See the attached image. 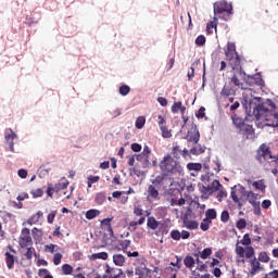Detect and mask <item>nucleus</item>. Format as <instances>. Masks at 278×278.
I'll return each instance as SVG.
<instances>
[{
  "label": "nucleus",
  "instance_id": "1",
  "mask_svg": "<svg viewBox=\"0 0 278 278\" xmlns=\"http://www.w3.org/2000/svg\"><path fill=\"white\" fill-rule=\"evenodd\" d=\"M161 175L166 179L173 180L184 175V166L181 162L173 159V155L166 154L159 163Z\"/></svg>",
  "mask_w": 278,
  "mask_h": 278
},
{
  "label": "nucleus",
  "instance_id": "2",
  "mask_svg": "<svg viewBox=\"0 0 278 278\" xmlns=\"http://www.w3.org/2000/svg\"><path fill=\"white\" fill-rule=\"evenodd\" d=\"M255 160L258 162V164L263 165L265 170H270V166H274V164H277L278 162V157L273 156L270 147H268L266 143H262L260 146L256 151Z\"/></svg>",
  "mask_w": 278,
  "mask_h": 278
},
{
  "label": "nucleus",
  "instance_id": "3",
  "mask_svg": "<svg viewBox=\"0 0 278 278\" xmlns=\"http://www.w3.org/2000/svg\"><path fill=\"white\" fill-rule=\"evenodd\" d=\"M231 121L237 132L242 136V140H255V129L253 125L247 124L244 119L238 115H232Z\"/></svg>",
  "mask_w": 278,
  "mask_h": 278
},
{
  "label": "nucleus",
  "instance_id": "4",
  "mask_svg": "<svg viewBox=\"0 0 278 278\" xmlns=\"http://www.w3.org/2000/svg\"><path fill=\"white\" fill-rule=\"evenodd\" d=\"M226 60L231 66L232 71H240L242 70V59H240V54L236 51V43L228 42L227 49L225 51Z\"/></svg>",
  "mask_w": 278,
  "mask_h": 278
},
{
  "label": "nucleus",
  "instance_id": "5",
  "mask_svg": "<svg viewBox=\"0 0 278 278\" xmlns=\"http://www.w3.org/2000/svg\"><path fill=\"white\" fill-rule=\"evenodd\" d=\"M132 214H134V216H138L139 217L138 220H131L129 223V228L134 229V231H136L138 226L144 225V223H147V216H144V210H142V206L140 204H135L134 205Z\"/></svg>",
  "mask_w": 278,
  "mask_h": 278
},
{
  "label": "nucleus",
  "instance_id": "6",
  "mask_svg": "<svg viewBox=\"0 0 278 278\" xmlns=\"http://www.w3.org/2000/svg\"><path fill=\"white\" fill-rule=\"evenodd\" d=\"M214 14H227L231 16L233 14V5L226 0L217 1L213 4Z\"/></svg>",
  "mask_w": 278,
  "mask_h": 278
},
{
  "label": "nucleus",
  "instance_id": "7",
  "mask_svg": "<svg viewBox=\"0 0 278 278\" xmlns=\"http://www.w3.org/2000/svg\"><path fill=\"white\" fill-rule=\"evenodd\" d=\"M235 252L238 257H241V260H244V257L247 260H252L255 257V249H253V247H247L244 249L242 245H240V242H237Z\"/></svg>",
  "mask_w": 278,
  "mask_h": 278
},
{
  "label": "nucleus",
  "instance_id": "8",
  "mask_svg": "<svg viewBox=\"0 0 278 278\" xmlns=\"http://www.w3.org/2000/svg\"><path fill=\"white\" fill-rule=\"evenodd\" d=\"M18 245L21 249H27V247L34 245V240L31 239V232L29 231V228L22 229Z\"/></svg>",
  "mask_w": 278,
  "mask_h": 278
},
{
  "label": "nucleus",
  "instance_id": "9",
  "mask_svg": "<svg viewBox=\"0 0 278 278\" xmlns=\"http://www.w3.org/2000/svg\"><path fill=\"white\" fill-rule=\"evenodd\" d=\"M233 75L231 77V83L237 88H243V81H247V73H244V70H232Z\"/></svg>",
  "mask_w": 278,
  "mask_h": 278
},
{
  "label": "nucleus",
  "instance_id": "10",
  "mask_svg": "<svg viewBox=\"0 0 278 278\" xmlns=\"http://www.w3.org/2000/svg\"><path fill=\"white\" fill-rule=\"evenodd\" d=\"M253 114H254L255 118H257V121H263V119L270 121L268 118V115L270 114V111L264 104L256 105V108L254 109Z\"/></svg>",
  "mask_w": 278,
  "mask_h": 278
},
{
  "label": "nucleus",
  "instance_id": "11",
  "mask_svg": "<svg viewBox=\"0 0 278 278\" xmlns=\"http://www.w3.org/2000/svg\"><path fill=\"white\" fill-rule=\"evenodd\" d=\"M103 278H125V274L121 268L110 267V265H105V275H103Z\"/></svg>",
  "mask_w": 278,
  "mask_h": 278
},
{
  "label": "nucleus",
  "instance_id": "12",
  "mask_svg": "<svg viewBox=\"0 0 278 278\" xmlns=\"http://www.w3.org/2000/svg\"><path fill=\"white\" fill-rule=\"evenodd\" d=\"M4 138L9 144L10 151H12V153H14V139L17 138L14 130H12V128L5 129Z\"/></svg>",
  "mask_w": 278,
  "mask_h": 278
},
{
  "label": "nucleus",
  "instance_id": "13",
  "mask_svg": "<svg viewBox=\"0 0 278 278\" xmlns=\"http://www.w3.org/2000/svg\"><path fill=\"white\" fill-rule=\"evenodd\" d=\"M101 229L103 231H106V233L111 237L114 238V229L112 228V218H104L100 222Z\"/></svg>",
  "mask_w": 278,
  "mask_h": 278
},
{
  "label": "nucleus",
  "instance_id": "14",
  "mask_svg": "<svg viewBox=\"0 0 278 278\" xmlns=\"http://www.w3.org/2000/svg\"><path fill=\"white\" fill-rule=\"evenodd\" d=\"M147 194L148 201H157V199H160V191L157 190V187L153 185H149L147 189Z\"/></svg>",
  "mask_w": 278,
  "mask_h": 278
},
{
  "label": "nucleus",
  "instance_id": "15",
  "mask_svg": "<svg viewBox=\"0 0 278 278\" xmlns=\"http://www.w3.org/2000/svg\"><path fill=\"white\" fill-rule=\"evenodd\" d=\"M245 83H248L249 86H262L264 80L262 79V75L254 74L253 76H245Z\"/></svg>",
  "mask_w": 278,
  "mask_h": 278
},
{
  "label": "nucleus",
  "instance_id": "16",
  "mask_svg": "<svg viewBox=\"0 0 278 278\" xmlns=\"http://www.w3.org/2000/svg\"><path fill=\"white\" fill-rule=\"evenodd\" d=\"M253 258L250 260V266H251V270L250 274L251 275H257V273H260V270H262V264L260 263V260H257V257L252 256Z\"/></svg>",
  "mask_w": 278,
  "mask_h": 278
},
{
  "label": "nucleus",
  "instance_id": "17",
  "mask_svg": "<svg viewBox=\"0 0 278 278\" xmlns=\"http://www.w3.org/2000/svg\"><path fill=\"white\" fill-rule=\"evenodd\" d=\"M188 142H193V144H199V140H201V134L198 129L191 130L187 135Z\"/></svg>",
  "mask_w": 278,
  "mask_h": 278
},
{
  "label": "nucleus",
  "instance_id": "18",
  "mask_svg": "<svg viewBox=\"0 0 278 278\" xmlns=\"http://www.w3.org/2000/svg\"><path fill=\"white\" fill-rule=\"evenodd\" d=\"M149 155H151V148H149V146H144L142 153L137 155V161L149 162Z\"/></svg>",
  "mask_w": 278,
  "mask_h": 278
},
{
  "label": "nucleus",
  "instance_id": "19",
  "mask_svg": "<svg viewBox=\"0 0 278 278\" xmlns=\"http://www.w3.org/2000/svg\"><path fill=\"white\" fill-rule=\"evenodd\" d=\"M245 197L250 205H257V203H260V201H257L260 199V195L253 191H247Z\"/></svg>",
  "mask_w": 278,
  "mask_h": 278
},
{
  "label": "nucleus",
  "instance_id": "20",
  "mask_svg": "<svg viewBox=\"0 0 278 278\" xmlns=\"http://www.w3.org/2000/svg\"><path fill=\"white\" fill-rule=\"evenodd\" d=\"M206 192H217V190H220L223 188V185L218 180H213L212 184L207 186V188L203 187Z\"/></svg>",
  "mask_w": 278,
  "mask_h": 278
},
{
  "label": "nucleus",
  "instance_id": "21",
  "mask_svg": "<svg viewBox=\"0 0 278 278\" xmlns=\"http://www.w3.org/2000/svg\"><path fill=\"white\" fill-rule=\"evenodd\" d=\"M4 257H5L7 268H9V270H12V268H14V262H16V256L11 254L10 252H5Z\"/></svg>",
  "mask_w": 278,
  "mask_h": 278
},
{
  "label": "nucleus",
  "instance_id": "22",
  "mask_svg": "<svg viewBox=\"0 0 278 278\" xmlns=\"http://www.w3.org/2000/svg\"><path fill=\"white\" fill-rule=\"evenodd\" d=\"M68 188V181L66 178L61 179L53 188V192H62Z\"/></svg>",
  "mask_w": 278,
  "mask_h": 278
},
{
  "label": "nucleus",
  "instance_id": "23",
  "mask_svg": "<svg viewBox=\"0 0 278 278\" xmlns=\"http://www.w3.org/2000/svg\"><path fill=\"white\" fill-rule=\"evenodd\" d=\"M147 227L148 229H152V231H155V229L160 228V222L155 219L153 216L148 217Z\"/></svg>",
  "mask_w": 278,
  "mask_h": 278
},
{
  "label": "nucleus",
  "instance_id": "24",
  "mask_svg": "<svg viewBox=\"0 0 278 278\" xmlns=\"http://www.w3.org/2000/svg\"><path fill=\"white\" fill-rule=\"evenodd\" d=\"M248 184H251L255 190H260L261 192H266V185L264 184V180H257V181H251L248 180Z\"/></svg>",
  "mask_w": 278,
  "mask_h": 278
},
{
  "label": "nucleus",
  "instance_id": "25",
  "mask_svg": "<svg viewBox=\"0 0 278 278\" xmlns=\"http://www.w3.org/2000/svg\"><path fill=\"white\" fill-rule=\"evenodd\" d=\"M217 27H218V18L214 17L213 21L208 22L206 25L207 34H214V29L216 31Z\"/></svg>",
  "mask_w": 278,
  "mask_h": 278
},
{
  "label": "nucleus",
  "instance_id": "26",
  "mask_svg": "<svg viewBox=\"0 0 278 278\" xmlns=\"http://www.w3.org/2000/svg\"><path fill=\"white\" fill-rule=\"evenodd\" d=\"M182 223L187 229H199V223L197 220H191L186 217L182 219Z\"/></svg>",
  "mask_w": 278,
  "mask_h": 278
},
{
  "label": "nucleus",
  "instance_id": "27",
  "mask_svg": "<svg viewBox=\"0 0 278 278\" xmlns=\"http://www.w3.org/2000/svg\"><path fill=\"white\" fill-rule=\"evenodd\" d=\"M45 214L41 211H38L36 214H34L30 218H28L27 224L28 225H36L40 222V218H42Z\"/></svg>",
  "mask_w": 278,
  "mask_h": 278
},
{
  "label": "nucleus",
  "instance_id": "28",
  "mask_svg": "<svg viewBox=\"0 0 278 278\" xmlns=\"http://www.w3.org/2000/svg\"><path fill=\"white\" fill-rule=\"evenodd\" d=\"M101 214V211L97 210V208H91L89 211L86 212V218L87 220H92L94 218H97V216H99Z\"/></svg>",
  "mask_w": 278,
  "mask_h": 278
},
{
  "label": "nucleus",
  "instance_id": "29",
  "mask_svg": "<svg viewBox=\"0 0 278 278\" xmlns=\"http://www.w3.org/2000/svg\"><path fill=\"white\" fill-rule=\"evenodd\" d=\"M172 157L173 160H177V162H179V159L181 157V148H179V146H174L172 148Z\"/></svg>",
  "mask_w": 278,
  "mask_h": 278
},
{
  "label": "nucleus",
  "instance_id": "30",
  "mask_svg": "<svg viewBox=\"0 0 278 278\" xmlns=\"http://www.w3.org/2000/svg\"><path fill=\"white\" fill-rule=\"evenodd\" d=\"M113 262H114L115 266H124L125 256L123 254H114Z\"/></svg>",
  "mask_w": 278,
  "mask_h": 278
},
{
  "label": "nucleus",
  "instance_id": "31",
  "mask_svg": "<svg viewBox=\"0 0 278 278\" xmlns=\"http://www.w3.org/2000/svg\"><path fill=\"white\" fill-rule=\"evenodd\" d=\"M184 264L186 266V268H189L190 270H192V268H194V264H195V261H194V257L188 255L184 258Z\"/></svg>",
  "mask_w": 278,
  "mask_h": 278
},
{
  "label": "nucleus",
  "instance_id": "32",
  "mask_svg": "<svg viewBox=\"0 0 278 278\" xmlns=\"http://www.w3.org/2000/svg\"><path fill=\"white\" fill-rule=\"evenodd\" d=\"M205 216H206L205 219L211 220V223H212V220H216L218 214L216 213V211L214 208H208L205 212Z\"/></svg>",
  "mask_w": 278,
  "mask_h": 278
},
{
  "label": "nucleus",
  "instance_id": "33",
  "mask_svg": "<svg viewBox=\"0 0 278 278\" xmlns=\"http://www.w3.org/2000/svg\"><path fill=\"white\" fill-rule=\"evenodd\" d=\"M194 257H197L195 260L198 264L197 270H199L200 273H205L207 270V265L201 262V260H199V254H194Z\"/></svg>",
  "mask_w": 278,
  "mask_h": 278
},
{
  "label": "nucleus",
  "instance_id": "34",
  "mask_svg": "<svg viewBox=\"0 0 278 278\" xmlns=\"http://www.w3.org/2000/svg\"><path fill=\"white\" fill-rule=\"evenodd\" d=\"M187 168L188 170H194L195 173H199L202 170L203 165L201 163H188Z\"/></svg>",
  "mask_w": 278,
  "mask_h": 278
},
{
  "label": "nucleus",
  "instance_id": "35",
  "mask_svg": "<svg viewBox=\"0 0 278 278\" xmlns=\"http://www.w3.org/2000/svg\"><path fill=\"white\" fill-rule=\"evenodd\" d=\"M230 197H231L233 203H237L239 210H242L244 204L242 203V201H240V198H238V193H236V190H232L230 192Z\"/></svg>",
  "mask_w": 278,
  "mask_h": 278
},
{
  "label": "nucleus",
  "instance_id": "36",
  "mask_svg": "<svg viewBox=\"0 0 278 278\" xmlns=\"http://www.w3.org/2000/svg\"><path fill=\"white\" fill-rule=\"evenodd\" d=\"M105 199H106L105 193L99 192L94 197V203H97V205H103V203H105Z\"/></svg>",
  "mask_w": 278,
  "mask_h": 278
},
{
  "label": "nucleus",
  "instance_id": "37",
  "mask_svg": "<svg viewBox=\"0 0 278 278\" xmlns=\"http://www.w3.org/2000/svg\"><path fill=\"white\" fill-rule=\"evenodd\" d=\"M189 153L191 155H201L202 153H205V147H202V146H197V147H193Z\"/></svg>",
  "mask_w": 278,
  "mask_h": 278
},
{
  "label": "nucleus",
  "instance_id": "38",
  "mask_svg": "<svg viewBox=\"0 0 278 278\" xmlns=\"http://www.w3.org/2000/svg\"><path fill=\"white\" fill-rule=\"evenodd\" d=\"M258 262H262L263 264H268L270 262V256H268L267 252H261L258 253Z\"/></svg>",
  "mask_w": 278,
  "mask_h": 278
},
{
  "label": "nucleus",
  "instance_id": "39",
  "mask_svg": "<svg viewBox=\"0 0 278 278\" xmlns=\"http://www.w3.org/2000/svg\"><path fill=\"white\" fill-rule=\"evenodd\" d=\"M61 270L62 275H73V266L71 264H63Z\"/></svg>",
  "mask_w": 278,
  "mask_h": 278
},
{
  "label": "nucleus",
  "instance_id": "40",
  "mask_svg": "<svg viewBox=\"0 0 278 278\" xmlns=\"http://www.w3.org/2000/svg\"><path fill=\"white\" fill-rule=\"evenodd\" d=\"M146 123H147V118L144 116H139L135 123L136 128L142 129V127H144Z\"/></svg>",
  "mask_w": 278,
  "mask_h": 278
},
{
  "label": "nucleus",
  "instance_id": "41",
  "mask_svg": "<svg viewBox=\"0 0 278 278\" xmlns=\"http://www.w3.org/2000/svg\"><path fill=\"white\" fill-rule=\"evenodd\" d=\"M170 266H174L175 273L181 270V257L176 255V262L175 263L172 262Z\"/></svg>",
  "mask_w": 278,
  "mask_h": 278
},
{
  "label": "nucleus",
  "instance_id": "42",
  "mask_svg": "<svg viewBox=\"0 0 278 278\" xmlns=\"http://www.w3.org/2000/svg\"><path fill=\"white\" fill-rule=\"evenodd\" d=\"M34 253H36V249L31 245L26 248V253L24 254L26 260H31L34 257Z\"/></svg>",
  "mask_w": 278,
  "mask_h": 278
},
{
  "label": "nucleus",
  "instance_id": "43",
  "mask_svg": "<svg viewBox=\"0 0 278 278\" xmlns=\"http://www.w3.org/2000/svg\"><path fill=\"white\" fill-rule=\"evenodd\" d=\"M91 260H108V252L94 253L91 255Z\"/></svg>",
  "mask_w": 278,
  "mask_h": 278
},
{
  "label": "nucleus",
  "instance_id": "44",
  "mask_svg": "<svg viewBox=\"0 0 278 278\" xmlns=\"http://www.w3.org/2000/svg\"><path fill=\"white\" fill-rule=\"evenodd\" d=\"M129 92H131V88L129 86L123 85L119 87V94H122V97H127Z\"/></svg>",
  "mask_w": 278,
  "mask_h": 278
},
{
  "label": "nucleus",
  "instance_id": "45",
  "mask_svg": "<svg viewBox=\"0 0 278 278\" xmlns=\"http://www.w3.org/2000/svg\"><path fill=\"white\" fill-rule=\"evenodd\" d=\"M220 94L222 97H231V94H233V89L231 87L224 86Z\"/></svg>",
  "mask_w": 278,
  "mask_h": 278
},
{
  "label": "nucleus",
  "instance_id": "46",
  "mask_svg": "<svg viewBox=\"0 0 278 278\" xmlns=\"http://www.w3.org/2000/svg\"><path fill=\"white\" fill-rule=\"evenodd\" d=\"M212 255V248H205L201 253L200 257L201 260H207Z\"/></svg>",
  "mask_w": 278,
  "mask_h": 278
},
{
  "label": "nucleus",
  "instance_id": "47",
  "mask_svg": "<svg viewBox=\"0 0 278 278\" xmlns=\"http://www.w3.org/2000/svg\"><path fill=\"white\" fill-rule=\"evenodd\" d=\"M119 245L122 247V251H124V253H127V249H129V247H131V241L130 240H122L119 242Z\"/></svg>",
  "mask_w": 278,
  "mask_h": 278
},
{
  "label": "nucleus",
  "instance_id": "48",
  "mask_svg": "<svg viewBox=\"0 0 278 278\" xmlns=\"http://www.w3.org/2000/svg\"><path fill=\"white\" fill-rule=\"evenodd\" d=\"M210 225H212V220L203 219V222L200 224V229L202 231H207L210 229Z\"/></svg>",
  "mask_w": 278,
  "mask_h": 278
},
{
  "label": "nucleus",
  "instance_id": "49",
  "mask_svg": "<svg viewBox=\"0 0 278 278\" xmlns=\"http://www.w3.org/2000/svg\"><path fill=\"white\" fill-rule=\"evenodd\" d=\"M236 227L239 230L247 229V219L240 218L239 220H237Z\"/></svg>",
  "mask_w": 278,
  "mask_h": 278
},
{
  "label": "nucleus",
  "instance_id": "50",
  "mask_svg": "<svg viewBox=\"0 0 278 278\" xmlns=\"http://www.w3.org/2000/svg\"><path fill=\"white\" fill-rule=\"evenodd\" d=\"M164 179H166V177H164L163 175L161 176H157L156 179H153L152 180V186L154 187H159V186H162V182L164 181Z\"/></svg>",
  "mask_w": 278,
  "mask_h": 278
},
{
  "label": "nucleus",
  "instance_id": "51",
  "mask_svg": "<svg viewBox=\"0 0 278 278\" xmlns=\"http://www.w3.org/2000/svg\"><path fill=\"white\" fill-rule=\"evenodd\" d=\"M182 103L181 101H178V102H174V104L172 105V112L173 114H177V112H179L182 108Z\"/></svg>",
  "mask_w": 278,
  "mask_h": 278
},
{
  "label": "nucleus",
  "instance_id": "52",
  "mask_svg": "<svg viewBox=\"0 0 278 278\" xmlns=\"http://www.w3.org/2000/svg\"><path fill=\"white\" fill-rule=\"evenodd\" d=\"M240 244H243V247H250V244H251V237L249 236V233L243 235V238L240 241Z\"/></svg>",
  "mask_w": 278,
  "mask_h": 278
},
{
  "label": "nucleus",
  "instance_id": "53",
  "mask_svg": "<svg viewBox=\"0 0 278 278\" xmlns=\"http://www.w3.org/2000/svg\"><path fill=\"white\" fill-rule=\"evenodd\" d=\"M30 194H33V199H38L45 194V191L42 189H35L30 191Z\"/></svg>",
  "mask_w": 278,
  "mask_h": 278
},
{
  "label": "nucleus",
  "instance_id": "54",
  "mask_svg": "<svg viewBox=\"0 0 278 278\" xmlns=\"http://www.w3.org/2000/svg\"><path fill=\"white\" fill-rule=\"evenodd\" d=\"M53 264L54 266H60V264H62V253L58 252L54 254Z\"/></svg>",
  "mask_w": 278,
  "mask_h": 278
},
{
  "label": "nucleus",
  "instance_id": "55",
  "mask_svg": "<svg viewBox=\"0 0 278 278\" xmlns=\"http://www.w3.org/2000/svg\"><path fill=\"white\" fill-rule=\"evenodd\" d=\"M229 218H230L229 211H227V210L223 211L222 214H220V222L222 223H229Z\"/></svg>",
  "mask_w": 278,
  "mask_h": 278
},
{
  "label": "nucleus",
  "instance_id": "56",
  "mask_svg": "<svg viewBox=\"0 0 278 278\" xmlns=\"http://www.w3.org/2000/svg\"><path fill=\"white\" fill-rule=\"evenodd\" d=\"M205 36L200 35L195 38V45L197 47H203L205 45Z\"/></svg>",
  "mask_w": 278,
  "mask_h": 278
},
{
  "label": "nucleus",
  "instance_id": "57",
  "mask_svg": "<svg viewBox=\"0 0 278 278\" xmlns=\"http://www.w3.org/2000/svg\"><path fill=\"white\" fill-rule=\"evenodd\" d=\"M170 239L176 241L181 240V232H179V230H172Z\"/></svg>",
  "mask_w": 278,
  "mask_h": 278
},
{
  "label": "nucleus",
  "instance_id": "58",
  "mask_svg": "<svg viewBox=\"0 0 278 278\" xmlns=\"http://www.w3.org/2000/svg\"><path fill=\"white\" fill-rule=\"evenodd\" d=\"M217 200L223 201V199H225V197H227V191H225V189L222 187L217 190Z\"/></svg>",
  "mask_w": 278,
  "mask_h": 278
},
{
  "label": "nucleus",
  "instance_id": "59",
  "mask_svg": "<svg viewBox=\"0 0 278 278\" xmlns=\"http://www.w3.org/2000/svg\"><path fill=\"white\" fill-rule=\"evenodd\" d=\"M260 205H261L260 202L257 204L252 205L255 216H262V207Z\"/></svg>",
  "mask_w": 278,
  "mask_h": 278
},
{
  "label": "nucleus",
  "instance_id": "60",
  "mask_svg": "<svg viewBox=\"0 0 278 278\" xmlns=\"http://www.w3.org/2000/svg\"><path fill=\"white\" fill-rule=\"evenodd\" d=\"M56 215H58V211H52L50 214H48L47 220L49 225H53V220H55Z\"/></svg>",
  "mask_w": 278,
  "mask_h": 278
},
{
  "label": "nucleus",
  "instance_id": "61",
  "mask_svg": "<svg viewBox=\"0 0 278 278\" xmlns=\"http://www.w3.org/2000/svg\"><path fill=\"white\" fill-rule=\"evenodd\" d=\"M33 237L36 240L37 238H42V230L38 229V228H33L31 230Z\"/></svg>",
  "mask_w": 278,
  "mask_h": 278
},
{
  "label": "nucleus",
  "instance_id": "62",
  "mask_svg": "<svg viewBox=\"0 0 278 278\" xmlns=\"http://www.w3.org/2000/svg\"><path fill=\"white\" fill-rule=\"evenodd\" d=\"M161 131L163 134V138H170V136H173L166 126L161 127Z\"/></svg>",
  "mask_w": 278,
  "mask_h": 278
},
{
  "label": "nucleus",
  "instance_id": "63",
  "mask_svg": "<svg viewBox=\"0 0 278 278\" xmlns=\"http://www.w3.org/2000/svg\"><path fill=\"white\" fill-rule=\"evenodd\" d=\"M197 118H205V109L203 106H201L198 111V113L195 114Z\"/></svg>",
  "mask_w": 278,
  "mask_h": 278
},
{
  "label": "nucleus",
  "instance_id": "64",
  "mask_svg": "<svg viewBox=\"0 0 278 278\" xmlns=\"http://www.w3.org/2000/svg\"><path fill=\"white\" fill-rule=\"evenodd\" d=\"M88 278H103V276L97 271H92L89 274Z\"/></svg>",
  "mask_w": 278,
  "mask_h": 278
}]
</instances>
